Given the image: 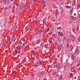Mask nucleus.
Listing matches in <instances>:
<instances>
[{
	"instance_id": "obj_1",
	"label": "nucleus",
	"mask_w": 80,
	"mask_h": 80,
	"mask_svg": "<svg viewBox=\"0 0 80 80\" xmlns=\"http://www.w3.org/2000/svg\"><path fill=\"white\" fill-rule=\"evenodd\" d=\"M6 21L5 19H3L1 22L0 26L1 27H3L5 25Z\"/></svg>"
},
{
	"instance_id": "obj_2",
	"label": "nucleus",
	"mask_w": 80,
	"mask_h": 80,
	"mask_svg": "<svg viewBox=\"0 0 80 80\" xmlns=\"http://www.w3.org/2000/svg\"><path fill=\"white\" fill-rule=\"evenodd\" d=\"M58 12L59 13L62 12V9L61 8H60L58 9Z\"/></svg>"
},
{
	"instance_id": "obj_3",
	"label": "nucleus",
	"mask_w": 80,
	"mask_h": 80,
	"mask_svg": "<svg viewBox=\"0 0 80 80\" xmlns=\"http://www.w3.org/2000/svg\"><path fill=\"white\" fill-rule=\"evenodd\" d=\"M42 32H43V31H42V30L41 29L39 30L38 32V33L39 34V35H42Z\"/></svg>"
},
{
	"instance_id": "obj_4",
	"label": "nucleus",
	"mask_w": 80,
	"mask_h": 80,
	"mask_svg": "<svg viewBox=\"0 0 80 80\" xmlns=\"http://www.w3.org/2000/svg\"><path fill=\"white\" fill-rule=\"evenodd\" d=\"M23 7H24V3H22L20 5V8L22 9V8H23Z\"/></svg>"
},
{
	"instance_id": "obj_5",
	"label": "nucleus",
	"mask_w": 80,
	"mask_h": 80,
	"mask_svg": "<svg viewBox=\"0 0 80 80\" xmlns=\"http://www.w3.org/2000/svg\"><path fill=\"white\" fill-rule=\"evenodd\" d=\"M41 63H42V62L40 61H38L36 62V64L37 65H41Z\"/></svg>"
},
{
	"instance_id": "obj_6",
	"label": "nucleus",
	"mask_w": 80,
	"mask_h": 80,
	"mask_svg": "<svg viewBox=\"0 0 80 80\" xmlns=\"http://www.w3.org/2000/svg\"><path fill=\"white\" fill-rule=\"evenodd\" d=\"M58 34L59 35L60 37H62L63 35V33L60 32H58Z\"/></svg>"
},
{
	"instance_id": "obj_7",
	"label": "nucleus",
	"mask_w": 80,
	"mask_h": 80,
	"mask_svg": "<svg viewBox=\"0 0 80 80\" xmlns=\"http://www.w3.org/2000/svg\"><path fill=\"white\" fill-rule=\"evenodd\" d=\"M71 19L72 20H76V18L72 16L71 17Z\"/></svg>"
},
{
	"instance_id": "obj_8",
	"label": "nucleus",
	"mask_w": 80,
	"mask_h": 80,
	"mask_svg": "<svg viewBox=\"0 0 80 80\" xmlns=\"http://www.w3.org/2000/svg\"><path fill=\"white\" fill-rule=\"evenodd\" d=\"M73 48V46H71L69 47L68 48V50L69 51L72 50Z\"/></svg>"
},
{
	"instance_id": "obj_9",
	"label": "nucleus",
	"mask_w": 80,
	"mask_h": 80,
	"mask_svg": "<svg viewBox=\"0 0 80 80\" xmlns=\"http://www.w3.org/2000/svg\"><path fill=\"white\" fill-rule=\"evenodd\" d=\"M16 48L17 49H18V50H19V49H21V48H22V47L20 46H17Z\"/></svg>"
},
{
	"instance_id": "obj_10",
	"label": "nucleus",
	"mask_w": 80,
	"mask_h": 80,
	"mask_svg": "<svg viewBox=\"0 0 80 80\" xmlns=\"http://www.w3.org/2000/svg\"><path fill=\"white\" fill-rule=\"evenodd\" d=\"M12 40L13 42H15V40L16 39L14 37H12Z\"/></svg>"
},
{
	"instance_id": "obj_11",
	"label": "nucleus",
	"mask_w": 80,
	"mask_h": 80,
	"mask_svg": "<svg viewBox=\"0 0 80 80\" xmlns=\"http://www.w3.org/2000/svg\"><path fill=\"white\" fill-rule=\"evenodd\" d=\"M29 29H30V27L28 26H27L26 28V30L27 31H28L29 30Z\"/></svg>"
},
{
	"instance_id": "obj_12",
	"label": "nucleus",
	"mask_w": 80,
	"mask_h": 80,
	"mask_svg": "<svg viewBox=\"0 0 80 80\" xmlns=\"http://www.w3.org/2000/svg\"><path fill=\"white\" fill-rule=\"evenodd\" d=\"M74 70H75V68L74 67H73L72 68L71 71L72 72H73L74 71Z\"/></svg>"
},
{
	"instance_id": "obj_13",
	"label": "nucleus",
	"mask_w": 80,
	"mask_h": 80,
	"mask_svg": "<svg viewBox=\"0 0 80 80\" xmlns=\"http://www.w3.org/2000/svg\"><path fill=\"white\" fill-rule=\"evenodd\" d=\"M78 49H76L74 52V53H75V54L77 53V52H78Z\"/></svg>"
},
{
	"instance_id": "obj_14",
	"label": "nucleus",
	"mask_w": 80,
	"mask_h": 80,
	"mask_svg": "<svg viewBox=\"0 0 80 80\" xmlns=\"http://www.w3.org/2000/svg\"><path fill=\"white\" fill-rule=\"evenodd\" d=\"M62 80V76L61 75L59 78V80Z\"/></svg>"
},
{
	"instance_id": "obj_15",
	"label": "nucleus",
	"mask_w": 80,
	"mask_h": 80,
	"mask_svg": "<svg viewBox=\"0 0 80 80\" xmlns=\"http://www.w3.org/2000/svg\"><path fill=\"white\" fill-rule=\"evenodd\" d=\"M42 3L43 5L45 4V0H42Z\"/></svg>"
},
{
	"instance_id": "obj_16",
	"label": "nucleus",
	"mask_w": 80,
	"mask_h": 80,
	"mask_svg": "<svg viewBox=\"0 0 80 80\" xmlns=\"http://www.w3.org/2000/svg\"><path fill=\"white\" fill-rule=\"evenodd\" d=\"M75 57V54H72V59L73 60L74 59V58Z\"/></svg>"
},
{
	"instance_id": "obj_17",
	"label": "nucleus",
	"mask_w": 80,
	"mask_h": 80,
	"mask_svg": "<svg viewBox=\"0 0 80 80\" xmlns=\"http://www.w3.org/2000/svg\"><path fill=\"white\" fill-rule=\"evenodd\" d=\"M32 0H29V4H30V5H31L32 4Z\"/></svg>"
},
{
	"instance_id": "obj_18",
	"label": "nucleus",
	"mask_w": 80,
	"mask_h": 80,
	"mask_svg": "<svg viewBox=\"0 0 80 80\" xmlns=\"http://www.w3.org/2000/svg\"><path fill=\"white\" fill-rule=\"evenodd\" d=\"M69 63L71 65H73V61H70L69 62Z\"/></svg>"
},
{
	"instance_id": "obj_19",
	"label": "nucleus",
	"mask_w": 80,
	"mask_h": 80,
	"mask_svg": "<svg viewBox=\"0 0 80 80\" xmlns=\"http://www.w3.org/2000/svg\"><path fill=\"white\" fill-rule=\"evenodd\" d=\"M61 69V68H60V67H58L57 68H56L57 70V71H59V70H60Z\"/></svg>"
},
{
	"instance_id": "obj_20",
	"label": "nucleus",
	"mask_w": 80,
	"mask_h": 80,
	"mask_svg": "<svg viewBox=\"0 0 80 80\" xmlns=\"http://www.w3.org/2000/svg\"><path fill=\"white\" fill-rule=\"evenodd\" d=\"M55 55H53L51 58L52 59V60H54V59H55Z\"/></svg>"
},
{
	"instance_id": "obj_21",
	"label": "nucleus",
	"mask_w": 80,
	"mask_h": 80,
	"mask_svg": "<svg viewBox=\"0 0 80 80\" xmlns=\"http://www.w3.org/2000/svg\"><path fill=\"white\" fill-rule=\"evenodd\" d=\"M2 2L4 4L7 3V1H6V0H2Z\"/></svg>"
},
{
	"instance_id": "obj_22",
	"label": "nucleus",
	"mask_w": 80,
	"mask_h": 80,
	"mask_svg": "<svg viewBox=\"0 0 80 80\" xmlns=\"http://www.w3.org/2000/svg\"><path fill=\"white\" fill-rule=\"evenodd\" d=\"M44 47L45 48H48V46H47V45L45 44L44 46Z\"/></svg>"
},
{
	"instance_id": "obj_23",
	"label": "nucleus",
	"mask_w": 80,
	"mask_h": 80,
	"mask_svg": "<svg viewBox=\"0 0 80 80\" xmlns=\"http://www.w3.org/2000/svg\"><path fill=\"white\" fill-rule=\"evenodd\" d=\"M58 40L59 42H61V38H60L59 37H58Z\"/></svg>"
},
{
	"instance_id": "obj_24",
	"label": "nucleus",
	"mask_w": 80,
	"mask_h": 80,
	"mask_svg": "<svg viewBox=\"0 0 80 80\" xmlns=\"http://www.w3.org/2000/svg\"><path fill=\"white\" fill-rule=\"evenodd\" d=\"M50 31L51 33H53V28H52L50 30Z\"/></svg>"
},
{
	"instance_id": "obj_25",
	"label": "nucleus",
	"mask_w": 80,
	"mask_h": 80,
	"mask_svg": "<svg viewBox=\"0 0 80 80\" xmlns=\"http://www.w3.org/2000/svg\"><path fill=\"white\" fill-rule=\"evenodd\" d=\"M16 28H17V26H14L13 27V30H16Z\"/></svg>"
},
{
	"instance_id": "obj_26",
	"label": "nucleus",
	"mask_w": 80,
	"mask_h": 80,
	"mask_svg": "<svg viewBox=\"0 0 80 80\" xmlns=\"http://www.w3.org/2000/svg\"><path fill=\"white\" fill-rule=\"evenodd\" d=\"M40 39H39L38 41L37 42V44H39L40 43Z\"/></svg>"
},
{
	"instance_id": "obj_27",
	"label": "nucleus",
	"mask_w": 80,
	"mask_h": 80,
	"mask_svg": "<svg viewBox=\"0 0 80 80\" xmlns=\"http://www.w3.org/2000/svg\"><path fill=\"white\" fill-rule=\"evenodd\" d=\"M66 8H71V6H66Z\"/></svg>"
},
{
	"instance_id": "obj_28",
	"label": "nucleus",
	"mask_w": 80,
	"mask_h": 80,
	"mask_svg": "<svg viewBox=\"0 0 80 80\" xmlns=\"http://www.w3.org/2000/svg\"><path fill=\"white\" fill-rule=\"evenodd\" d=\"M52 38H49V40H48V41L49 42H51V41H52Z\"/></svg>"
},
{
	"instance_id": "obj_29",
	"label": "nucleus",
	"mask_w": 80,
	"mask_h": 80,
	"mask_svg": "<svg viewBox=\"0 0 80 80\" xmlns=\"http://www.w3.org/2000/svg\"><path fill=\"white\" fill-rule=\"evenodd\" d=\"M59 66H60V64H57L56 65V66L57 67H59Z\"/></svg>"
},
{
	"instance_id": "obj_30",
	"label": "nucleus",
	"mask_w": 80,
	"mask_h": 80,
	"mask_svg": "<svg viewBox=\"0 0 80 80\" xmlns=\"http://www.w3.org/2000/svg\"><path fill=\"white\" fill-rule=\"evenodd\" d=\"M67 41L68 42H70L71 41V40L69 38L68 39Z\"/></svg>"
},
{
	"instance_id": "obj_31",
	"label": "nucleus",
	"mask_w": 80,
	"mask_h": 80,
	"mask_svg": "<svg viewBox=\"0 0 80 80\" xmlns=\"http://www.w3.org/2000/svg\"><path fill=\"white\" fill-rule=\"evenodd\" d=\"M59 47L60 48H63V46H62V45H60L59 46Z\"/></svg>"
},
{
	"instance_id": "obj_32",
	"label": "nucleus",
	"mask_w": 80,
	"mask_h": 80,
	"mask_svg": "<svg viewBox=\"0 0 80 80\" xmlns=\"http://www.w3.org/2000/svg\"><path fill=\"white\" fill-rule=\"evenodd\" d=\"M31 53H32V54H33L34 53V51L33 50H32L31 52Z\"/></svg>"
},
{
	"instance_id": "obj_33",
	"label": "nucleus",
	"mask_w": 80,
	"mask_h": 80,
	"mask_svg": "<svg viewBox=\"0 0 80 80\" xmlns=\"http://www.w3.org/2000/svg\"><path fill=\"white\" fill-rule=\"evenodd\" d=\"M30 10H31L30 8H29L27 9V11H28V12H29Z\"/></svg>"
},
{
	"instance_id": "obj_34",
	"label": "nucleus",
	"mask_w": 80,
	"mask_h": 80,
	"mask_svg": "<svg viewBox=\"0 0 80 80\" xmlns=\"http://www.w3.org/2000/svg\"><path fill=\"white\" fill-rule=\"evenodd\" d=\"M77 7L78 8H80V4L78 5L77 6Z\"/></svg>"
},
{
	"instance_id": "obj_35",
	"label": "nucleus",
	"mask_w": 80,
	"mask_h": 80,
	"mask_svg": "<svg viewBox=\"0 0 80 80\" xmlns=\"http://www.w3.org/2000/svg\"><path fill=\"white\" fill-rule=\"evenodd\" d=\"M57 28L58 29H62V27L60 26L59 27H58Z\"/></svg>"
},
{
	"instance_id": "obj_36",
	"label": "nucleus",
	"mask_w": 80,
	"mask_h": 80,
	"mask_svg": "<svg viewBox=\"0 0 80 80\" xmlns=\"http://www.w3.org/2000/svg\"><path fill=\"white\" fill-rule=\"evenodd\" d=\"M73 36L71 35V39H72H72H73Z\"/></svg>"
},
{
	"instance_id": "obj_37",
	"label": "nucleus",
	"mask_w": 80,
	"mask_h": 80,
	"mask_svg": "<svg viewBox=\"0 0 80 80\" xmlns=\"http://www.w3.org/2000/svg\"><path fill=\"white\" fill-rule=\"evenodd\" d=\"M73 9H71L70 11L71 13H72L73 12Z\"/></svg>"
},
{
	"instance_id": "obj_38",
	"label": "nucleus",
	"mask_w": 80,
	"mask_h": 80,
	"mask_svg": "<svg viewBox=\"0 0 80 80\" xmlns=\"http://www.w3.org/2000/svg\"><path fill=\"white\" fill-rule=\"evenodd\" d=\"M2 41H3V42H6V40L5 39H3Z\"/></svg>"
},
{
	"instance_id": "obj_39",
	"label": "nucleus",
	"mask_w": 80,
	"mask_h": 80,
	"mask_svg": "<svg viewBox=\"0 0 80 80\" xmlns=\"http://www.w3.org/2000/svg\"><path fill=\"white\" fill-rule=\"evenodd\" d=\"M27 42L24 43L23 44V46H24L25 45H26V44H27Z\"/></svg>"
},
{
	"instance_id": "obj_40",
	"label": "nucleus",
	"mask_w": 80,
	"mask_h": 80,
	"mask_svg": "<svg viewBox=\"0 0 80 80\" xmlns=\"http://www.w3.org/2000/svg\"><path fill=\"white\" fill-rule=\"evenodd\" d=\"M43 43H42L41 44V47H43Z\"/></svg>"
},
{
	"instance_id": "obj_41",
	"label": "nucleus",
	"mask_w": 80,
	"mask_h": 80,
	"mask_svg": "<svg viewBox=\"0 0 80 80\" xmlns=\"http://www.w3.org/2000/svg\"><path fill=\"white\" fill-rule=\"evenodd\" d=\"M75 28H73L72 31L73 32H75Z\"/></svg>"
},
{
	"instance_id": "obj_42",
	"label": "nucleus",
	"mask_w": 80,
	"mask_h": 80,
	"mask_svg": "<svg viewBox=\"0 0 80 80\" xmlns=\"http://www.w3.org/2000/svg\"><path fill=\"white\" fill-rule=\"evenodd\" d=\"M69 46V43H68L67 44V48H68V46Z\"/></svg>"
},
{
	"instance_id": "obj_43",
	"label": "nucleus",
	"mask_w": 80,
	"mask_h": 80,
	"mask_svg": "<svg viewBox=\"0 0 80 80\" xmlns=\"http://www.w3.org/2000/svg\"><path fill=\"white\" fill-rule=\"evenodd\" d=\"M73 22V21L72 20H71L70 21V23H72Z\"/></svg>"
},
{
	"instance_id": "obj_44",
	"label": "nucleus",
	"mask_w": 80,
	"mask_h": 80,
	"mask_svg": "<svg viewBox=\"0 0 80 80\" xmlns=\"http://www.w3.org/2000/svg\"><path fill=\"white\" fill-rule=\"evenodd\" d=\"M52 21V22H56V20H55V19H53Z\"/></svg>"
},
{
	"instance_id": "obj_45",
	"label": "nucleus",
	"mask_w": 80,
	"mask_h": 80,
	"mask_svg": "<svg viewBox=\"0 0 80 80\" xmlns=\"http://www.w3.org/2000/svg\"><path fill=\"white\" fill-rule=\"evenodd\" d=\"M49 68H52V66L50 65L49 66Z\"/></svg>"
},
{
	"instance_id": "obj_46",
	"label": "nucleus",
	"mask_w": 80,
	"mask_h": 80,
	"mask_svg": "<svg viewBox=\"0 0 80 80\" xmlns=\"http://www.w3.org/2000/svg\"><path fill=\"white\" fill-rule=\"evenodd\" d=\"M8 8L6 7L5 8H4V10H6Z\"/></svg>"
},
{
	"instance_id": "obj_47",
	"label": "nucleus",
	"mask_w": 80,
	"mask_h": 80,
	"mask_svg": "<svg viewBox=\"0 0 80 80\" xmlns=\"http://www.w3.org/2000/svg\"><path fill=\"white\" fill-rule=\"evenodd\" d=\"M16 73V72L15 71H14L12 72V73Z\"/></svg>"
},
{
	"instance_id": "obj_48",
	"label": "nucleus",
	"mask_w": 80,
	"mask_h": 80,
	"mask_svg": "<svg viewBox=\"0 0 80 80\" xmlns=\"http://www.w3.org/2000/svg\"><path fill=\"white\" fill-rule=\"evenodd\" d=\"M78 40L79 41V42H80V37H79Z\"/></svg>"
},
{
	"instance_id": "obj_49",
	"label": "nucleus",
	"mask_w": 80,
	"mask_h": 80,
	"mask_svg": "<svg viewBox=\"0 0 80 80\" xmlns=\"http://www.w3.org/2000/svg\"><path fill=\"white\" fill-rule=\"evenodd\" d=\"M42 25H43V24H39V26H40V27H41V26H42Z\"/></svg>"
},
{
	"instance_id": "obj_50",
	"label": "nucleus",
	"mask_w": 80,
	"mask_h": 80,
	"mask_svg": "<svg viewBox=\"0 0 80 80\" xmlns=\"http://www.w3.org/2000/svg\"><path fill=\"white\" fill-rule=\"evenodd\" d=\"M19 5V4L18 3L16 5V6L17 7H18Z\"/></svg>"
},
{
	"instance_id": "obj_51",
	"label": "nucleus",
	"mask_w": 80,
	"mask_h": 80,
	"mask_svg": "<svg viewBox=\"0 0 80 80\" xmlns=\"http://www.w3.org/2000/svg\"><path fill=\"white\" fill-rule=\"evenodd\" d=\"M50 30L49 29V28H48V29H47V32H48Z\"/></svg>"
},
{
	"instance_id": "obj_52",
	"label": "nucleus",
	"mask_w": 80,
	"mask_h": 80,
	"mask_svg": "<svg viewBox=\"0 0 80 80\" xmlns=\"http://www.w3.org/2000/svg\"><path fill=\"white\" fill-rule=\"evenodd\" d=\"M70 76H73V73H71L70 74Z\"/></svg>"
},
{
	"instance_id": "obj_53",
	"label": "nucleus",
	"mask_w": 80,
	"mask_h": 80,
	"mask_svg": "<svg viewBox=\"0 0 80 80\" xmlns=\"http://www.w3.org/2000/svg\"><path fill=\"white\" fill-rule=\"evenodd\" d=\"M43 72H41V74L42 75H43Z\"/></svg>"
},
{
	"instance_id": "obj_54",
	"label": "nucleus",
	"mask_w": 80,
	"mask_h": 80,
	"mask_svg": "<svg viewBox=\"0 0 80 80\" xmlns=\"http://www.w3.org/2000/svg\"><path fill=\"white\" fill-rule=\"evenodd\" d=\"M22 63H25V61H24V60H23L22 61Z\"/></svg>"
},
{
	"instance_id": "obj_55",
	"label": "nucleus",
	"mask_w": 80,
	"mask_h": 80,
	"mask_svg": "<svg viewBox=\"0 0 80 80\" xmlns=\"http://www.w3.org/2000/svg\"><path fill=\"white\" fill-rule=\"evenodd\" d=\"M9 8H12V7L11 6H9Z\"/></svg>"
},
{
	"instance_id": "obj_56",
	"label": "nucleus",
	"mask_w": 80,
	"mask_h": 80,
	"mask_svg": "<svg viewBox=\"0 0 80 80\" xmlns=\"http://www.w3.org/2000/svg\"><path fill=\"white\" fill-rule=\"evenodd\" d=\"M56 72H54L53 73V75H55V74H56Z\"/></svg>"
},
{
	"instance_id": "obj_57",
	"label": "nucleus",
	"mask_w": 80,
	"mask_h": 80,
	"mask_svg": "<svg viewBox=\"0 0 80 80\" xmlns=\"http://www.w3.org/2000/svg\"><path fill=\"white\" fill-rule=\"evenodd\" d=\"M18 16H17L16 17V19H18Z\"/></svg>"
},
{
	"instance_id": "obj_58",
	"label": "nucleus",
	"mask_w": 80,
	"mask_h": 80,
	"mask_svg": "<svg viewBox=\"0 0 80 80\" xmlns=\"http://www.w3.org/2000/svg\"><path fill=\"white\" fill-rule=\"evenodd\" d=\"M33 17V16H31L29 17V18H32Z\"/></svg>"
},
{
	"instance_id": "obj_59",
	"label": "nucleus",
	"mask_w": 80,
	"mask_h": 80,
	"mask_svg": "<svg viewBox=\"0 0 80 80\" xmlns=\"http://www.w3.org/2000/svg\"><path fill=\"white\" fill-rule=\"evenodd\" d=\"M35 22H37V19H36V20H35Z\"/></svg>"
},
{
	"instance_id": "obj_60",
	"label": "nucleus",
	"mask_w": 80,
	"mask_h": 80,
	"mask_svg": "<svg viewBox=\"0 0 80 80\" xmlns=\"http://www.w3.org/2000/svg\"><path fill=\"white\" fill-rule=\"evenodd\" d=\"M25 38H24V39L23 40V42H25Z\"/></svg>"
},
{
	"instance_id": "obj_61",
	"label": "nucleus",
	"mask_w": 80,
	"mask_h": 80,
	"mask_svg": "<svg viewBox=\"0 0 80 80\" xmlns=\"http://www.w3.org/2000/svg\"><path fill=\"white\" fill-rule=\"evenodd\" d=\"M63 38H64V39L65 40V39H66V37H63Z\"/></svg>"
},
{
	"instance_id": "obj_62",
	"label": "nucleus",
	"mask_w": 80,
	"mask_h": 80,
	"mask_svg": "<svg viewBox=\"0 0 80 80\" xmlns=\"http://www.w3.org/2000/svg\"><path fill=\"white\" fill-rule=\"evenodd\" d=\"M34 58H32V60H34Z\"/></svg>"
},
{
	"instance_id": "obj_63",
	"label": "nucleus",
	"mask_w": 80,
	"mask_h": 80,
	"mask_svg": "<svg viewBox=\"0 0 80 80\" xmlns=\"http://www.w3.org/2000/svg\"><path fill=\"white\" fill-rule=\"evenodd\" d=\"M56 76H57V77H59V75H56Z\"/></svg>"
},
{
	"instance_id": "obj_64",
	"label": "nucleus",
	"mask_w": 80,
	"mask_h": 80,
	"mask_svg": "<svg viewBox=\"0 0 80 80\" xmlns=\"http://www.w3.org/2000/svg\"><path fill=\"white\" fill-rule=\"evenodd\" d=\"M43 80H47V79H44Z\"/></svg>"
}]
</instances>
